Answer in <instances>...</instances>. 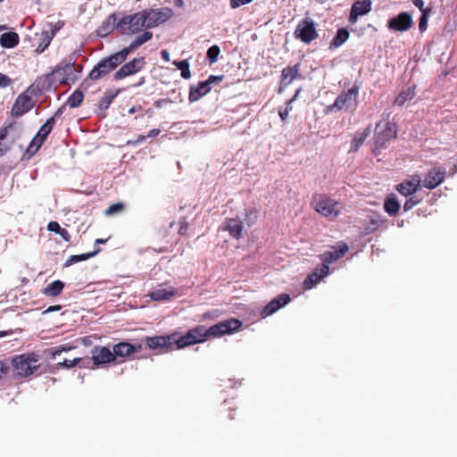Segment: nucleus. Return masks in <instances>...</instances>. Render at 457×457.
I'll return each instance as SVG.
<instances>
[{
  "label": "nucleus",
  "instance_id": "nucleus-1",
  "mask_svg": "<svg viewBox=\"0 0 457 457\" xmlns=\"http://www.w3.org/2000/svg\"><path fill=\"white\" fill-rule=\"evenodd\" d=\"M126 59L127 56L121 50L101 59L89 72L88 79L98 80L104 78L122 64Z\"/></svg>",
  "mask_w": 457,
  "mask_h": 457
},
{
  "label": "nucleus",
  "instance_id": "nucleus-2",
  "mask_svg": "<svg viewBox=\"0 0 457 457\" xmlns=\"http://www.w3.org/2000/svg\"><path fill=\"white\" fill-rule=\"evenodd\" d=\"M360 86L356 83L347 91H343L335 100L334 104L328 105L326 112H333L344 110L353 113L358 107V95Z\"/></svg>",
  "mask_w": 457,
  "mask_h": 457
},
{
  "label": "nucleus",
  "instance_id": "nucleus-3",
  "mask_svg": "<svg viewBox=\"0 0 457 457\" xmlns=\"http://www.w3.org/2000/svg\"><path fill=\"white\" fill-rule=\"evenodd\" d=\"M144 28L147 29L144 12L125 15L118 21V31L123 35H132L140 32Z\"/></svg>",
  "mask_w": 457,
  "mask_h": 457
},
{
  "label": "nucleus",
  "instance_id": "nucleus-4",
  "mask_svg": "<svg viewBox=\"0 0 457 457\" xmlns=\"http://www.w3.org/2000/svg\"><path fill=\"white\" fill-rule=\"evenodd\" d=\"M312 205L317 212L329 219L337 217L342 209V204L339 202L324 195H315Z\"/></svg>",
  "mask_w": 457,
  "mask_h": 457
},
{
  "label": "nucleus",
  "instance_id": "nucleus-5",
  "mask_svg": "<svg viewBox=\"0 0 457 457\" xmlns=\"http://www.w3.org/2000/svg\"><path fill=\"white\" fill-rule=\"evenodd\" d=\"M243 323L237 319H229L220 321L210 327L204 334L202 333V343L209 337H218L225 334H231L242 327Z\"/></svg>",
  "mask_w": 457,
  "mask_h": 457
},
{
  "label": "nucleus",
  "instance_id": "nucleus-6",
  "mask_svg": "<svg viewBox=\"0 0 457 457\" xmlns=\"http://www.w3.org/2000/svg\"><path fill=\"white\" fill-rule=\"evenodd\" d=\"M37 360L34 357L26 356L24 354L14 357L10 361L11 368L15 371L14 377L25 378L32 374L37 370L36 362Z\"/></svg>",
  "mask_w": 457,
  "mask_h": 457
},
{
  "label": "nucleus",
  "instance_id": "nucleus-7",
  "mask_svg": "<svg viewBox=\"0 0 457 457\" xmlns=\"http://www.w3.org/2000/svg\"><path fill=\"white\" fill-rule=\"evenodd\" d=\"M143 12L145 15L147 29L154 28L165 22L173 15V11L168 7L160 9H145L143 10Z\"/></svg>",
  "mask_w": 457,
  "mask_h": 457
},
{
  "label": "nucleus",
  "instance_id": "nucleus-8",
  "mask_svg": "<svg viewBox=\"0 0 457 457\" xmlns=\"http://www.w3.org/2000/svg\"><path fill=\"white\" fill-rule=\"evenodd\" d=\"M295 36L302 42L310 44L318 37L315 22L311 19H303L298 23Z\"/></svg>",
  "mask_w": 457,
  "mask_h": 457
},
{
  "label": "nucleus",
  "instance_id": "nucleus-9",
  "mask_svg": "<svg viewBox=\"0 0 457 457\" xmlns=\"http://www.w3.org/2000/svg\"><path fill=\"white\" fill-rule=\"evenodd\" d=\"M145 64V61L144 57L134 58L121 65V67L113 74V79L115 80H120L128 76L134 75L140 71L144 68Z\"/></svg>",
  "mask_w": 457,
  "mask_h": 457
},
{
  "label": "nucleus",
  "instance_id": "nucleus-10",
  "mask_svg": "<svg viewBox=\"0 0 457 457\" xmlns=\"http://www.w3.org/2000/svg\"><path fill=\"white\" fill-rule=\"evenodd\" d=\"M413 25L411 15L407 12H402L396 16L392 17L387 21V28L395 32H403L411 29Z\"/></svg>",
  "mask_w": 457,
  "mask_h": 457
},
{
  "label": "nucleus",
  "instance_id": "nucleus-11",
  "mask_svg": "<svg viewBox=\"0 0 457 457\" xmlns=\"http://www.w3.org/2000/svg\"><path fill=\"white\" fill-rule=\"evenodd\" d=\"M34 106L32 98L26 93L18 96L12 108L11 114L13 117H21L29 112Z\"/></svg>",
  "mask_w": 457,
  "mask_h": 457
},
{
  "label": "nucleus",
  "instance_id": "nucleus-12",
  "mask_svg": "<svg viewBox=\"0 0 457 457\" xmlns=\"http://www.w3.org/2000/svg\"><path fill=\"white\" fill-rule=\"evenodd\" d=\"M92 361L95 366L110 363L115 361L113 351L106 346H95L91 350Z\"/></svg>",
  "mask_w": 457,
  "mask_h": 457
},
{
  "label": "nucleus",
  "instance_id": "nucleus-13",
  "mask_svg": "<svg viewBox=\"0 0 457 457\" xmlns=\"http://www.w3.org/2000/svg\"><path fill=\"white\" fill-rule=\"evenodd\" d=\"M445 176V170L443 167H435L428 170L422 186L428 189H434L444 181Z\"/></svg>",
  "mask_w": 457,
  "mask_h": 457
},
{
  "label": "nucleus",
  "instance_id": "nucleus-14",
  "mask_svg": "<svg viewBox=\"0 0 457 457\" xmlns=\"http://www.w3.org/2000/svg\"><path fill=\"white\" fill-rule=\"evenodd\" d=\"M349 247L345 243H340L337 247H333L332 251H327L320 255L322 265L328 266L329 264L341 259L348 251Z\"/></svg>",
  "mask_w": 457,
  "mask_h": 457
},
{
  "label": "nucleus",
  "instance_id": "nucleus-15",
  "mask_svg": "<svg viewBox=\"0 0 457 457\" xmlns=\"http://www.w3.org/2000/svg\"><path fill=\"white\" fill-rule=\"evenodd\" d=\"M421 186V179L419 175L411 176V179L403 180L398 184L396 190L404 196L412 195Z\"/></svg>",
  "mask_w": 457,
  "mask_h": 457
},
{
  "label": "nucleus",
  "instance_id": "nucleus-16",
  "mask_svg": "<svg viewBox=\"0 0 457 457\" xmlns=\"http://www.w3.org/2000/svg\"><path fill=\"white\" fill-rule=\"evenodd\" d=\"M142 349L141 343L130 344L129 342H120L112 347L115 359L117 357H128L134 353H137Z\"/></svg>",
  "mask_w": 457,
  "mask_h": 457
},
{
  "label": "nucleus",
  "instance_id": "nucleus-17",
  "mask_svg": "<svg viewBox=\"0 0 457 457\" xmlns=\"http://www.w3.org/2000/svg\"><path fill=\"white\" fill-rule=\"evenodd\" d=\"M380 123L381 122L378 123L376 126V143L380 146H385L390 139L396 137V130L394 124L387 121L385 124V129L381 131H378L380 127Z\"/></svg>",
  "mask_w": 457,
  "mask_h": 457
},
{
  "label": "nucleus",
  "instance_id": "nucleus-18",
  "mask_svg": "<svg viewBox=\"0 0 457 457\" xmlns=\"http://www.w3.org/2000/svg\"><path fill=\"white\" fill-rule=\"evenodd\" d=\"M222 230L228 231L229 235L239 239L242 237L243 221L238 218H227L222 223Z\"/></svg>",
  "mask_w": 457,
  "mask_h": 457
},
{
  "label": "nucleus",
  "instance_id": "nucleus-19",
  "mask_svg": "<svg viewBox=\"0 0 457 457\" xmlns=\"http://www.w3.org/2000/svg\"><path fill=\"white\" fill-rule=\"evenodd\" d=\"M291 298L288 294H281L272 299L262 310L263 316H269L284 307L290 302Z\"/></svg>",
  "mask_w": 457,
  "mask_h": 457
},
{
  "label": "nucleus",
  "instance_id": "nucleus-20",
  "mask_svg": "<svg viewBox=\"0 0 457 457\" xmlns=\"http://www.w3.org/2000/svg\"><path fill=\"white\" fill-rule=\"evenodd\" d=\"M118 16L115 13L110 14L102 25L97 29L96 35L99 37H104L113 32L115 29L118 30Z\"/></svg>",
  "mask_w": 457,
  "mask_h": 457
},
{
  "label": "nucleus",
  "instance_id": "nucleus-21",
  "mask_svg": "<svg viewBox=\"0 0 457 457\" xmlns=\"http://www.w3.org/2000/svg\"><path fill=\"white\" fill-rule=\"evenodd\" d=\"M145 344L148 348L150 349H160V348H168L170 345H172L173 342H175V339L173 336H168V337H146L145 338Z\"/></svg>",
  "mask_w": 457,
  "mask_h": 457
},
{
  "label": "nucleus",
  "instance_id": "nucleus-22",
  "mask_svg": "<svg viewBox=\"0 0 457 457\" xmlns=\"http://www.w3.org/2000/svg\"><path fill=\"white\" fill-rule=\"evenodd\" d=\"M329 274V267L322 265L320 268H316L304 280L303 284L306 288H312L317 285L323 278Z\"/></svg>",
  "mask_w": 457,
  "mask_h": 457
},
{
  "label": "nucleus",
  "instance_id": "nucleus-23",
  "mask_svg": "<svg viewBox=\"0 0 457 457\" xmlns=\"http://www.w3.org/2000/svg\"><path fill=\"white\" fill-rule=\"evenodd\" d=\"M53 73L62 83L68 84L71 80H74V66L71 62L56 66Z\"/></svg>",
  "mask_w": 457,
  "mask_h": 457
},
{
  "label": "nucleus",
  "instance_id": "nucleus-24",
  "mask_svg": "<svg viewBox=\"0 0 457 457\" xmlns=\"http://www.w3.org/2000/svg\"><path fill=\"white\" fill-rule=\"evenodd\" d=\"M200 343V328L195 327L189 330L186 335L176 340L177 348H184L188 345Z\"/></svg>",
  "mask_w": 457,
  "mask_h": 457
},
{
  "label": "nucleus",
  "instance_id": "nucleus-25",
  "mask_svg": "<svg viewBox=\"0 0 457 457\" xmlns=\"http://www.w3.org/2000/svg\"><path fill=\"white\" fill-rule=\"evenodd\" d=\"M175 294L174 287L159 286L151 291L148 296L154 301H165L170 299Z\"/></svg>",
  "mask_w": 457,
  "mask_h": 457
},
{
  "label": "nucleus",
  "instance_id": "nucleus-26",
  "mask_svg": "<svg viewBox=\"0 0 457 457\" xmlns=\"http://www.w3.org/2000/svg\"><path fill=\"white\" fill-rule=\"evenodd\" d=\"M153 37V33L150 31H144L142 34L137 36L127 47L121 51L128 57L129 54L135 51L137 47L147 42Z\"/></svg>",
  "mask_w": 457,
  "mask_h": 457
},
{
  "label": "nucleus",
  "instance_id": "nucleus-27",
  "mask_svg": "<svg viewBox=\"0 0 457 457\" xmlns=\"http://www.w3.org/2000/svg\"><path fill=\"white\" fill-rule=\"evenodd\" d=\"M299 71L300 63L285 67L281 71L280 81L283 82L284 85H290L295 79L301 77Z\"/></svg>",
  "mask_w": 457,
  "mask_h": 457
},
{
  "label": "nucleus",
  "instance_id": "nucleus-28",
  "mask_svg": "<svg viewBox=\"0 0 457 457\" xmlns=\"http://www.w3.org/2000/svg\"><path fill=\"white\" fill-rule=\"evenodd\" d=\"M20 42L19 35L16 32L9 31L0 36V45L4 48H13Z\"/></svg>",
  "mask_w": 457,
  "mask_h": 457
},
{
  "label": "nucleus",
  "instance_id": "nucleus-29",
  "mask_svg": "<svg viewBox=\"0 0 457 457\" xmlns=\"http://www.w3.org/2000/svg\"><path fill=\"white\" fill-rule=\"evenodd\" d=\"M370 133V126L367 127L361 132H360V131L355 132L353 141H352V145H351L350 151L353 152V153L357 152L360 149V147L361 146V145L364 143L366 138L369 137Z\"/></svg>",
  "mask_w": 457,
  "mask_h": 457
},
{
  "label": "nucleus",
  "instance_id": "nucleus-30",
  "mask_svg": "<svg viewBox=\"0 0 457 457\" xmlns=\"http://www.w3.org/2000/svg\"><path fill=\"white\" fill-rule=\"evenodd\" d=\"M415 96V87H408L403 89L395 100V105L403 106Z\"/></svg>",
  "mask_w": 457,
  "mask_h": 457
},
{
  "label": "nucleus",
  "instance_id": "nucleus-31",
  "mask_svg": "<svg viewBox=\"0 0 457 457\" xmlns=\"http://www.w3.org/2000/svg\"><path fill=\"white\" fill-rule=\"evenodd\" d=\"M349 38V31L345 28L338 29L329 45V49L338 48Z\"/></svg>",
  "mask_w": 457,
  "mask_h": 457
},
{
  "label": "nucleus",
  "instance_id": "nucleus-32",
  "mask_svg": "<svg viewBox=\"0 0 457 457\" xmlns=\"http://www.w3.org/2000/svg\"><path fill=\"white\" fill-rule=\"evenodd\" d=\"M371 4V0H358L352 4L351 10L357 15L362 16L370 12Z\"/></svg>",
  "mask_w": 457,
  "mask_h": 457
},
{
  "label": "nucleus",
  "instance_id": "nucleus-33",
  "mask_svg": "<svg viewBox=\"0 0 457 457\" xmlns=\"http://www.w3.org/2000/svg\"><path fill=\"white\" fill-rule=\"evenodd\" d=\"M65 284L61 280H54L43 289V294L46 296L54 297L59 295L64 288Z\"/></svg>",
  "mask_w": 457,
  "mask_h": 457
},
{
  "label": "nucleus",
  "instance_id": "nucleus-34",
  "mask_svg": "<svg viewBox=\"0 0 457 457\" xmlns=\"http://www.w3.org/2000/svg\"><path fill=\"white\" fill-rule=\"evenodd\" d=\"M224 75H210L205 81H202V96L211 91L213 86L219 85Z\"/></svg>",
  "mask_w": 457,
  "mask_h": 457
},
{
  "label": "nucleus",
  "instance_id": "nucleus-35",
  "mask_svg": "<svg viewBox=\"0 0 457 457\" xmlns=\"http://www.w3.org/2000/svg\"><path fill=\"white\" fill-rule=\"evenodd\" d=\"M90 363V361L88 359L87 360H83L81 358H74L73 360H63V361H60L58 363H56V369H62V368H66V369H71V368H73L77 365H79L80 367H87V365Z\"/></svg>",
  "mask_w": 457,
  "mask_h": 457
},
{
  "label": "nucleus",
  "instance_id": "nucleus-36",
  "mask_svg": "<svg viewBox=\"0 0 457 457\" xmlns=\"http://www.w3.org/2000/svg\"><path fill=\"white\" fill-rule=\"evenodd\" d=\"M53 38V32H47L46 29H43L39 35V43L37 46L36 52L37 54L43 53L49 46Z\"/></svg>",
  "mask_w": 457,
  "mask_h": 457
},
{
  "label": "nucleus",
  "instance_id": "nucleus-37",
  "mask_svg": "<svg viewBox=\"0 0 457 457\" xmlns=\"http://www.w3.org/2000/svg\"><path fill=\"white\" fill-rule=\"evenodd\" d=\"M119 93L120 90H116L114 92L111 90L106 91L104 96L98 102L99 110L102 112L106 111Z\"/></svg>",
  "mask_w": 457,
  "mask_h": 457
},
{
  "label": "nucleus",
  "instance_id": "nucleus-38",
  "mask_svg": "<svg viewBox=\"0 0 457 457\" xmlns=\"http://www.w3.org/2000/svg\"><path fill=\"white\" fill-rule=\"evenodd\" d=\"M384 209L390 216H394L400 209V203L394 195L388 196L385 201Z\"/></svg>",
  "mask_w": 457,
  "mask_h": 457
},
{
  "label": "nucleus",
  "instance_id": "nucleus-39",
  "mask_svg": "<svg viewBox=\"0 0 457 457\" xmlns=\"http://www.w3.org/2000/svg\"><path fill=\"white\" fill-rule=\"evenodd\" d=\"M47 229L60 235L64 241L70 242L71 236L69 232L62 228L57 221H50L47 225Z\"/></svg>",
  "mask_w": 457,
  "mask_h": 457
},
{
  "label": "nucleus",
  "instance_id": "nucleus-40",
  "mask_svg": "<svg viewBox=\"0 0 457 457\" xmlns=\"http://www.w3.org/2000/svg\"><path fill=\"white\" fill-rule=\"evenodd\" d=\"M100 250L99 249H96L95 250L94 252H91V253H82V254H77V255H71L70 256V258L66 261L65 262V265L66 266H70L73 263H76V262H82V261H86V260H88L89 258H92L93 256H95L96 253H98Z\"/></svg>",
  "mask_w": 457,
  "mask_h": 457
},
{
  "label": "nucleus",
  "instance_id": "nucleus-41",
  "mask_svg": "<svg viewBox=\"0 0 457 457\" xmlns=\"http://www.w3.org/2000/svg\"><path fill=\"white\" fill-rule=\"evenodd\" d=\"M83 98H84L83 93L79 89H76L69 96L66 103L71 108H77L81 104Z\"/></svg>",
  "mask_w": 457,
  "mask_h": 457
},
{
  "label": "nucleus",
  "instance_id": "nucleus-42",
  "mask_svg": "<svg viewBox=\"0 0 457 457\" xmlns=\"http://www.w3.org/2000/svg\"><path fill=\"white\" fill-rule=\"evenodd\" d=\"M220 54V46L217 45H213L208 48L206 52L205 60L209 63V65H212L218 61Z\"/></svg>",
  "mask_w": 457,
  "mask_h": 457
},
{
  "label": "nucleus",
  "instance_id": "nucleus-43",
  "mask_svg": "<svg viewBox=\"0 0 457 457\" xmlns=\"http://www.w3.org/2000/svg\"><path fill=\"white\" fill-rule=\"evenodd\" d=\"M61 113H62V111L59 109L54 113V116L47 119L46 121L39 129L40 133L48 136L50 134V132L52 131L54 126L55 125V116L60 115Z\"/></svg>",
  "mask_w": 457,
  "mask_h": 457
},
{
  "label": "nucleus",
  "instance_id": "nucleus-44",
  "mask_svg": "<svg viewBox=\"0 0 457 457\" xmlns=\"http://www.w3.org/2000/svg\"><path fill=\"white\" fill-rule=\"evenodd\" d=\"M257 210L255 208H250L245 210V215L243 223L246 224L247 226H252L257 221Z\"/></svg>",
  "mask_w": 457,
  "mask_h": 457
},
{
  "label": "nucleus",
  "instance_id": "nucleus-45",
  "mask_svg": "<svg viewBox=\"0 0 457 457\" xmlns=\"http://www.w3.org/2000/svg\"><path fill=\"white\" fill-rule=\"evenodd\" d=\"M72 348H73L72 346H69L67 345H59V346L48 349L47 350V355L51 359H55L62 352H68V351L71 350Z\"/></svg>",
  "mask_w": 457,
  "mask_h": 457
},
{
  "label": "nucleus",
  "instance_id": "nucleus-46",
  "mask_svg": "<svg viewBox=\"0 0 457 457\" xmlns=\"http://www.w3.org/2000/svg\"><path fill=\"white\" fill-rule=\"evenodd\" d=\"M179 70L181 71V76L184 79L190 78L189 64L187 60H182L174 62Z\"/></svg>",
  "mask_w": 457,
  "mask_h": 457
},
{
  "label": "nucleus",
  "instance_id": "nucleus-47",
  "mask_svg": "<svg viewBox=\"0 0 457 457\" xmlns=\"http://www.w3.org/2000/svg\"><path fill=\"white\" fill-rule=\"evenodd\" d=\"M124 209V204L122 203H116L110 205L105 211L104 214L107 216H112L120 212Z\"/></svg>",
  "mask_w": 457,
  "mask_h": 457
},
{
  "label": "nucleus",
  "instance_id": "nucleus-48",
  "mask_svg": "<svg viewBox=\"0 0 457 457\" xmlns=\"http://www.w3.org/2000/svg\"><path fill=\"white\" fill-rule=\"evenodd\" d=\"M63 26L62 21H58L55 23L47 22L43 29H46L47 32H53V37L55 36L57 31H59Z\"/></svg>",
  "mask_w": 457,
  "mask_h": 457
},
{
  "label": "nucleus",
  "instance_id": "nucleus-49",
  "mask_svg": "<svg viewBox=\"0 0 457 457\" xmlns=\"http://www.w3.org/2000/svg\"><path fill=\"white\" fill-rule=\"evenodd\" d=\"M44 143V141H41L40 138L37 137L36 136L32 138L29 147H28V152L29 153H31V154H35L36 152L38 151V149L41 147L42 144Z\"/></svg>",
  "mask_w": 457,
  "mask_h": 457
},
{
  "label": "nucleus",
  "instance_id": "nucleus-50",
  "mask_svg": "<svg viewBox=\"0 0 457 457\" xmlns=\"http://www.w3.org/2000/svg\"><path fill=\"white\" fill-rule=\"evenodd\" d=\"M11 364L8 360L0 361V380H2L10 371Z\"/></svg>",
  "mask_w": 457,
  "mask_h": 457
},
{
  "label": "nucleus",
  "instance_id": "nucleus-51",
  "mask_svg": "<svg viewBox=\"0 0 457 457\" xmlns=\"http://www.w3.org/2000/svg\"><path fill=\"white\" fill-rule=\"evenodd\" d=\"M200 99V82L195 87L190 88L189 100L195 102Z\"/></svg>",
  "mask_w": 457,
  "mask_h": 457
},
{
  "label": "nucleus",
  "instance_id": "nucleus-52",
  "mask_svg": "<svg viewBox=\"0 0 457 457\" xmlns=\"http://www.w3.org/2000/svg\"><path fill=\"white\" fill-rule=\"evenodd\" d=\"M420 203V199H417L416 197L412 196L410 197L403 204V211L408 212L411 210L414 206H416Z\"/></svg>",
  "mask_w": 457,
  "mask_h": 457
},
{
  "label": "nucleus",
  "instance_id": "nucleus-53",
  "mask_svg": "<svg viewBox=\"0 0 457 457\" xmlns=\"http://www.w3.org/2000/svg\"><path fill=\"white\" fill-rule=\"evenodd\" d=\"M412 4L414 6L419 8V10L421 12V14H428L430 12V9L424 6L423 0H412Z\"/></svg>",
  "mask_w": 457,
  "mask_h": 457
},
{
  "label": "nucleus",
  "instance_id": "nucleus-54",
  "mask_svg": "<svg viewBox=\"0 0 457 457\" xmlns=\"http://www.w3.org/2000/svg\"><path fill=\"white\" fill-rule=\"evenodd\" d=\"M253 1V0H230L229 5L232 9H237V8H239L240 6L250 4Z\"/></svg>",
  "mask_w": 457,
  "mask_h": 457
},
{
  "label": "nucleus",
  "instance_id": "nucleus-55",
  "mask_svg": "<svg viewBox=\"0 0 457 457\" xmlns=\"http://www.w3.org/2000/svg\"><path fill=\"white\" fill-rule=\"evenodd\" d=\"M12 84V79L5 74L0 73V87L4 88Z\"/></svg>",
  "mask_w": 457,
  "mask_h": 457
},
{
  "label": "nucleus",
  "instance_id": "nucleus-56",
  "mask_svg": "<svg viewBox=\"0 0 457 457\" xmlns=\"http://www.w3.org/2000/svg\"><path fill=\"white\" fill-rule=\"evenodd\" d=\"M428 14H421L419 20V29L420 31H424L428 27Z\"/></svg>",
  "mask_w": 457,
  "mask_h": 457
},
{
  "label": "nucleus",
  "instance_id": "nucleus-57",
  "mask_svg": "<svg viewBox=\"0 0 457 457\" xmlns=\"http://www.w3.org/2000/svg\"><path fill=\"white\" fill-rule=\"evenodd\" d=\"M147 138L146 135H139L136 140H128L127 145L136 146Z\"/></svg>",
  "mask_w": 457,
  "mask_h": 457
},
{
  "label": "nucleus",
  "instance_id": "nucleus-58",
  "mask_svg": "<svg viewBox=\"0 0 457 457\" xmlns=\"http://www.w3.org/2000/svg\"><path fill=\"white\" fill-rule=\"evenodd\" d=\"M291 109L292 107H286L284 110H279L278 115L283 121L287 120Z\"/></svg>",
  "mask_w": 457,
  "mask_h": 457
},
{
  "label": "nucleus",
  "instance_id": "nucleus-59",
  "mask_svg": "<svg viewBox=\"0 0 457 457\" xmlns=\"http://www.w3.org/2000/svg\"><path fill=\"white\" fill-rule=\"evenodd\" d=\"M358 17H359V15H357V13H355V12H353V11L350 10L348 21L351 24L356 23Z\"/></svg>",
  "mask_w": 457,
  "mask_h": 457
},
{
  "label": "nucleus",
  "instance_id": "nucleus-60",
  "mask_svg": "<svg viewBox=\"0 0 457 457\" xmlns=\"http://www.w3.org/2000/svg\"><path fill=\"white\" fill-rule=\"evenodd\" d=\"M160 129H151L148 134L146 135L147 136V138H154V137H156L159 134H160Z\"/></svg>",
  "mask_w": 457,
  "mask_h": 457
},
{
  "label": "nucleus",
  "instance_id": "nucleus-61",
  "mask_svg": "<svg viewBox=\"0 0 457 457\" xmlns=\"http://www.w3.org/2000/svg\"><path fill=\"white\" fill-rule=\"evenodd\" d=\"M61 305H52V306H49L45 312L44 313H48V312H55V311H59L61 310Z\"/></svg>",
  "mask_w": 457,
  "mask_h": 457
},
{
  "label": "nucleus",
  "instance_id": "nucleus-62",
  "mask_svg": "<svg viewBox=\"0 0 457 457\" xmlns=\"http://www.w3.org/2000/svg\"><path fill=\"white\" fill-rule=\"evenodd\" d=\"M161 56L165 62L170 61V54L167 50H162Z\"/></svg>",
  "mask_w": 457,
  "mask_h": 457
},
{
  "label": "nucleus",
  "instance_id": "nucleus-63",
  "mask_svg": "<svg viewBox=\"0 0 457 457\" xmlns=\"http://www.w3.org/2000/svg\"><path fill=\"white\" fill-rule=\"evenodd\" d=\"M187 228V224L185 221L181 222L179 229V234H184V230H186Z\"/></svg>",
  "mask_w": 457,
  "mask_h": 457
},
{
  "label": "nucleus",
  "instance_id": "nucleus-64",
  "mask_svg": "<svg viewBox=\"0 0 457 457\" xmlns=\"http://www.w3.org/2000/svg\"><path fill=\"white\" fill-rule=\"evenodd\" d=\"M36 137H38V138H40V139H41V141H45V140L46 139V137H47V136H46V135H45V134H41L39 130H38V131H37V133L36 134Z\"/></svg>",
  "mask_w": 457,
  "mask_h": 457
}]
</instances>
